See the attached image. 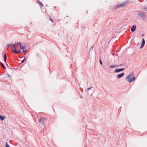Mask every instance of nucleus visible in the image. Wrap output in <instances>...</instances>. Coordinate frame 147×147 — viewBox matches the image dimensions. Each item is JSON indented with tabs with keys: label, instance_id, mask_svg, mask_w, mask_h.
I'll use <instances>...</instances> for the list:
<instances>
[{
	"label": "nucleus",
	"instance_id": "1",
	"mask_svg": "<svg viewBox=\"0 0 147 147\" xmlns=\"http://www.w3.org/2000/svg\"><path fill=\"white\" fill-rule=\"evenodd\" d=\"M139 17L143 20L145 21L146 19V15L145 12L139 11L137 12Z\"/></svg>",
	"mask_w": 147,
	"mask_h": 147
},
{
	"label": "nucleus",
	"instance_id": "2",
	"mask_svg": "<svg viewBox=\"0 0 147 147\" xmlns=\"http://www.w3.org/2000/svg\"><path fill=\"white\" fill-rule=\"evenodd\" d=\"M125 80H127L128 82H131L132 81H134L135 80V77L134 76V74L132 72L131 74L128 75L125 78Z\"/></svg>",
	"mask_w": 147,
	"mask_h": 147
},
{
	"label": "nucleus",
	"instance_id": "3",
	"mask_svg": "<svg viewBox=\"0 0 147 147\" xmlns=\"http://www.w3.org/2000/svg\"><path fill=\"white\" fill-rule=\"evenodd\" d=\"M125 3H122L120 4L119 5H117V7L116 8V9H117V8H120L121 7H124L125 6Z\"/></svg>",
	"mask_w": 147,
	"mask_h": 147
},
{
	"label": "nucleus",
	"instance_id": "4",
	"mask_svg": "<svg viewBox=\"0 0 147 147\" xmlns=\"http://www.w3.org/2000/svg\"><path fill=\"white\" fill-rule=\"evenodd\" d=\"M45 118H41L39 120V122L40 123H42L44 124V121L45 120Z\"/></svg>",
	"mask_w": 147,
	"mask_h": 147
},
{
	"label": "nucleus",
	"instance_id": "5",
	"mask_svg": "<svg viewBox=\"0 0 147 147\" xmlns=\"http://www.w3.org/2000/svg\"><path fill=\"white\" fill-rule=\"evenodd\" d=\"M136 28V26L135 25H134L132 26L131 28V31L132 32H134L135 31Z\"/></svg>",
	"mask_w": 147,
	"mask_h": 147
},
{
	"label": "nucleus",
	"instance_id": "6",
	"mask_svg": "<svg viewBox=\"0 0 147 147\" xmlns=\"http://www.w3.org/2000/svg\"><path fill=\"white\" fill-rule=\"evenodd\" d=\"M145 40L144 38H143L142 40V43L141 45L140 48H142L144 46L145 44Z\"/></svg>",
	"mask_w": 147,
	"mask_h": 147
},
{
	"label": "nucleus",
	"instance_id": "7",
	"mask_svg": "<svg viewBox=\"0 0 147 147\" xmlns=\"http://www.w3.org/2000/svg\"><path fill=\"white\" fill-rule=\"evenodd\" d=\"M124 73H123V72L122 73L120 74H118L117 76V77L118 78H120L122 77H123L124 76Z\"/></svg>",
	"mask_w": 147,
	"mask_h": 147
},
{
	"label": "nucleus",
	"instance_id": "8",
	"mask_svg": "<svg viewBox=\"0 0 147 147\" xmlns=\"http://www.w3.org/2000/svg\"><path fill=\"white\" fill-rule=\"evenodd\" d=\"M124 68L119 69H115V72H118L122 71L124 70Z\"/></svg>",
	"mask_w": 147,
	"mask_h": 147
},
{
	"label": "nucleus",
	"instance_id": "9",
	"mask_svg": "<svg viewBox=\"0 0 147 147\" xmlns=\"http://www.w3.org/2000/svg\"><path fill=\"white\" fill-rule=\"evenodd\" d=\"M5 118V117L3 116H0V119L3 121Z\"/></svg>",
	"mask_w": 147,
	"mask_h": 147
},
{
	"label": "nucleus",
	"instance_id": "10",
	"mask_svg": "<svg viewBox=\"0 0 147 147\" xmlns=\"http://www.w3.org/2000/svg\"><path fill=\"white\" fill-rule=\"evenodd\" d=\"M6 58H7L6 55L5 54L4 55V62L6 63V64H7V63H6Z\"/></svg>",
	"mask_w": 147,
	"mask_h": 147
},
{
	"label": "nucleus",
	"instance_id": "11",
	"mask_svg": "<svg viewBox=\"0 0 147 147\" xmlns=\"http://www.w3.org/2000/svg\"><path fill=\"white\" fill-rule=\"evenodd\" d=\"M13 53H20V51H17L16 50V49H14L13 50Z\"/></svg>",
	"mask_w": 147,
	"mask_h": 147
},
{
	"label": "nucleus",
	"instance_id": "12",
	"mask_svg": "<svg viewBox=\"0 0 147 147\" xmlns=\"http://www.w3.org/2000/svg\"><path fill=\"white\" fill-rule=\"evenodd\" d=\"M1 66L4 69H6V67H5L4 66L3 64L2 63H1Z\"/></svg>",
	"mask_w": 147,
	"mask_h": 147
},
{
	"label": "nucleus",
	"instance_id": "13",
	"mask_svg": "<svg viewBox=\"0 0 147 147\" xmlns=\"http://www.w3.org/2000/svg\"><path fill=\"white\" fill-rule=\"evenodd\" d=\"M16 44H13V45H12V46H13V47L14 48V49H16Z\"/></svg>",
	"mask_w": 147,
	"mask_h": 147
},
{
	"label": "nucleus",
	"instance_id": "14",
	"mask_svg": "<svg viewBox=\"0 0 147 147\" xmlns=\"http://www.w3.org/2000/svg\"><path fill=\"white\" fill-rule=\"evenodd\" d=\"M116 67V66L114 65H111L110 66V68H114Z\"/></svg>",
	"mask_w": 147,
	"mask_h": 147
},
{
	"label": "nucleus",
	"instance_id": "15",
	"mask_svg": "<svg viewBox=\"0 0 147 147\" xmlns=\"http://www.w3.org/2000/svg\"><path fill=\"white\" fill-rule=\"evenodd\" d=\"M143 9L147 12V7H146L143 8Z\"/></svg>",
	"mask_w": 147,
	"mask_h": 147
},
{
	"label": "nucleus",
	"instance_id": "16",
	"mask_svg": "<svg viewBox=\"0 0 147 147\" xmlns=\"http://www.w3.org/2000/svg\"><path fill=\"white\" fill-rule=\"evenodd\" d=\"M16 45H21V43L19 42H17V43H16Z\"/></svg>",
	"mask_w": 147,
	"mask_h": 147
},
{
	"label": "nucleus",
	"instance_id": "17",
	"mask_svg": "<svg viewBox=\"0 0 147 147\" xmlns=\"http://www.w3.org/2000/svg\"><path fill=\"white\" fill-rule=\"evenodd\" d=\"M22 49L23 50V51L24 52L25 51H26V48H25V47H24V48H23V49Z\"/></svg>",
	"mask_w": 147,
	"mask_h": 147
},
{
	"label": "nucleus",
	"instance_id": "18",
	"mask_svg": "<svg viewBox=\"0 0 147 147\" xmlns=\"http://www.w3.org/2000/svg\"><path fill=\"white\" fill-rule=\"evenodd\" d=\"M100 64L101 65H102V61L101 59L100 60Z\"/></svg>",
	"mask_w": 147,
	"mask_h": 147
},
{
	"label": "nucleus",
	"instance_id": "19",
	"mask_svg": "<svg viewBox=\"0 0 147 147\" xmlns=\"http://www.w3.org/2000/svg\"><path fill=\"white\" fill-rule=\"evenodd\" d=\"M6 147H10L9 145L7 144V143H6V145H5Z\"/></svg>",
	"mask_w": 147,
	"mask_h": 147
},
{
	"label": "nucleus",
	"instance_id": "20",
	"mask_svg": "<svg viewBox=\"0 0 147 147\" xmlns=\"http://www.w3.org/2000/svg\"><path fill=\"white\" fill-rule=\"evenodd\" d=\"M93 47H91V48L90 49V50H89V51H92L93 50Z\"/></svg>",
	"mask_w": 147,
	"mask_h": 147
},
{
	"label": "nucleus",
	"instance_id": "21",
	"mask_svg": "<svg viewBox=\"0 0 147 147\" xmlns=\"http://www.w3.org/2000/svg\"><path fill=\"white\" fill-rule=\"evenodd\" d=\"M39 4L40 5H41V6H42L43 5V4H42V3L41 2H39Z\"/></svg>",
	"mask_w": 147,
	"mask_h": 147
},
{
	"label": "nucleus",
	"instance_id": "22",
	"mask_svg": "<svg viewBox=\"0 0 147 147\" xmlns=\"http://www.w3.org/2000/svg\"><path fill=\"white\" fill-rule=\"evenodd\" d=\"M20 48H21V49H23V48H24V47H23V46H22V45L21 44V45H20Z\"/></svg>",
	"mask_w": 147,
	"mask_h": 147
},
{
	"label": "nucleus",
	"instance_id": "23",
	"mask_svg": "<svg viewBox=\"0 0 147 147\" xmlns=\"http://www.w3.org/2000/svg\"><path fill=\"white\" fill-rule=\"evenodd\" d=\"M50 20H51L53 22V20L51 19V17L50 18Z\"/></svg>",
	"mask_w": 147,
	"mask_h": 147
},
{
	"label": "nucleus",
	"instance_id": "24",
	"mask_svg": "<svg viewBox=\"0 0 147 147\" xmlns=\"http://www.w3.org/2000/svg\"><path fill=\"white\" fill-rule=\"evenodd\" d=\"M25 60V59H24L22 61H21V62H22V63H23L24 62V61Z\"/></svg>",
	"mask_w": 147,
	"mask_h": 147
},
{
	"label": "nucleus",
	"instance_id": "25",
	"mask_svg": "<svg viewBox=\"0 0 147 147\" xmlns=\"http://www.w3.org/2000/svg\"><path fill=\"white\" fill-rule=\"evenodd\" d=\"M92 88V87H91V88H87V90H90V89H91V88Z\"/></svg>",
	"mask_w": 147,
	"mask_h": 147
},
{
	"label": "nucleus",
	"instance_id": "26",
	"mask_svg": "<svg viewBox=\"0 0 147 147\" xmlns=\"http://www.w3.org/2000/svg\"><path fill=\"white\" fill-rule=\"evenodd\" d=\"M7 45L8 46V47L12 46V45L11 44Z\"/></svg>",
	"mask_w": 147,
	"mask_h": 147
},
{
	"label": "nucleus",
	"instance_id": "27",
	"mask_svg": "<svg viewBox=\"0 0 147 147\" xmlns=\"http://www.w3.org/2000/svg\"><path fill=\"white\" fill-rule=\"evenodd\" d=\"M9 47H8H8H7V49H8V48H9Z\"/></svg>",
	"mask_w": 147,
	"mask_h": 147
}]
</instances>
